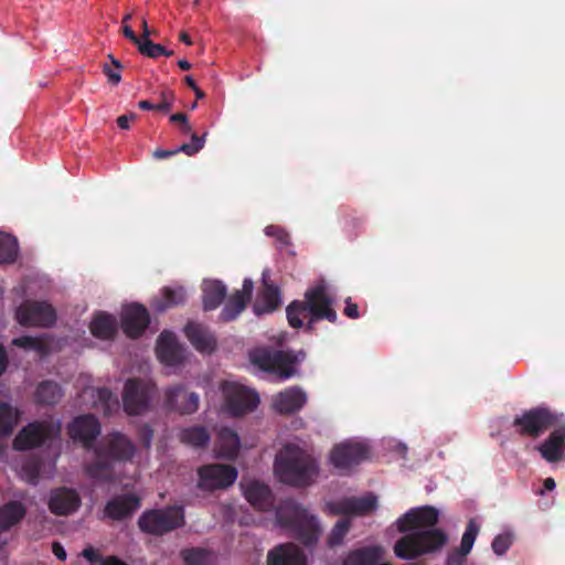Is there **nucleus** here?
<instances>
[{"label":"nucleus","mask_w":565,"mask_h":565,"mask_svg":"<svg viewBox=\"0 0 565 565\" xmlns=\"http://www.w3.org/2000/svg\"><path fill=\"white\" fill-rule=\"evenodd\" d=\"M439 511L431 505L413 508L396 521L398 532L405 533L394 545V553L401 559H415L440 550L448 541L438 523Z\"/></svg>","instance_id":"nucleus-1"},{"label":"nucleus","mask_w":565,"mask_h":565,"mask_svg":"<svg viewBox=\"0 0 565 565\" xmlns=\"http://www.w3.org/2000/svg\"><path fill=\"white\" fill-rule=\"evenodd\" d=\"M94 452L95 459L84 467L86 475L94 480L110 482L116 479L115 466L130 462L136 446L126 435L113 431L102 438Z\"/></svg>","instance_id":"nucleus-2"},{"label":"nucleus","mask_w":565,"mask_h":565,"mask_svg":"<svg viewBox=\"0 0 565 565\" xmlns=\"http://www.w3.org/2000/svg\"><path fill=\"white\" fill-rule=\"evenodd\" d=\"M287 319L290 327L299 329L303 327V318L309 317L306 330H313L317 321L327 320L335 323L338 320L337 311L333 309V299L328 294L327 287L320 282L305 292V300L291 301L287 309Z\"/></svg>","instance_id":"nucleus-3"},{"label":"nucleus","mask_w":565,"mask_h":565,"mask_svg":"<svg viewBox=\"0 0 565 565\" xmlns=\"http://www.w3.org/2000/svg\"><path fill=\"white\" fill-rule=\"evenodd\" d=\"M276 523L307 547L315 546L322 533L317 515L292 499L279 503L275 511Z\"/></svg>","instance_id":"nucleus-4"},{"label":"nucleus","mask_w":565,"mask_h":565,"mask_svg":"<svg viewBox=\"0 0 565 565\" xmlns=\"http://www.w3.org/2000/svg\"><path fill=\"white\" fill-rule=\"evenodd\" d=\"M275 473L278 479L294 487H308L318 476L315 459L296 445H286L275 459Z\"/></svg>","instance_id":"nucleus-5"},{"label":"nucleus","mask_w":565,"mask_h":565,"mask_svg":"<svg viewBox=\"0 0 565 565\" xmlns=\"http://www.w3.org/2000/svg\"><path fill=\"white\" fill-rule=\"evenodd\" d=\"M137 523L141 532L162 536L185 525L184 508L174 504L146 510L140 514Z\"/></svg>","instance_id":"nucleus-6"},{"label":"nucleus","mask_w":565,"mask_h":565,"mask_svg":"<svg viewBox=\"0 0 565 565\" xmlns=\"http://www.w3.org/2000/svg\"><path fill=\"white\" fill-rule=\"evenodd\" d=\"M305 358V352L298 354L291 351L257 348L249 354L250 362L265 372L273 373L279 379L287 380L296 373L295 365Z\"/></svg>","instance_id":"nucleus-7"},{"label":"nucleus","mask_w":565,"mask_h":565,"mask_svg":"<svg viewBox=\"0 0 565 565\" xmlns=\"http://www.w3.org/2000/svg\"><path fill=\"white\" fill-rule=\"evenodd\" d=\"M62 426L58 420H33L22 427L13 439V448L26 451L43 446H50L61 435Z\"/></svg>","instance_id":"nucleus-8"},{"label":"nucleus","mask_w":565,"mask_h":565,"mask_svg":"<svg viewBox=\"0 0 565 565\" xmlns=\"http://www.w3.org/2000/svg\"><path fill=\"white\" fill-rule=\"evenodd\" d=\"M156 393L154 384L141 379L126 381L122 392V407L130 416H138L150 408Z\"/></svg>","instance_id":"nucleus-9"},{"label":"nucleus","mask_w":565,"mask_h":565,"mask_svg":"<svg viewBox=\"0 0 565 565\" xmlns=\"http://www.w3.org/2000/svg\"><path fill=\"white\" fill-rule=\"evenodd\" d=\"M222 393L225 409L234 417L253 412L259 404V396L254 390L235 382L223 383Z\"/></svg>","instance_id":"nucleus-10"},{"label":"nucleus","mask_w":565,"mask_h":565,"mask_svg":"<svg viewBox=\"0 0 565 565\" xmlns=\"http://www.w3.org/2000/svg\"><path fill=\"white\" fill-rule=\"evenodd\" d=\"M556 422L557 417L550 408L539 406L516 416L513 426L521 436L537 438L553 427Z\"/></svg>","instance_id":"nucleus-11"},{"label":"nucleus","mask_w":565,"mask_h":565,"mask_svg":"<svg viewBox=\"0 0 565 565\" xmlns=\"http://www.w3.org/2000/svg\"><path fill=\"white\" fill-rule=\"evenodd\" d=\"M15 319L24 327H50L54 324L56 313L45 301L25 300L17 308Z\"/></svg>","instance_id":"nucleus-12"},{"label":"nucleus","mask_w":565,"mask_h":565,"mask_svg":"<svg viewBox=\"0 0 565 565\" xmlns=\"http://www.w3.org/2000/svg\"><path fill=\"white\" fill-rule=\"evenodd\" d=\"M199 488L202 490L225 489L232 486L237 478V470L223 463L206 465L198 471Z\"/></svg>","instance_id":"nucleus-13"},{"label":"nucleus","mask_w":565,"mask_h":565,"mask_svg":"<svg viewBox=\"0 0 565 565\" xmlns=\"http://www.w3.org/2000/svg\"><path fill=\"white\" fill-rule=\"evenodd\" d=\"M200 397L194 392H189L183 384L169 386L164 391V408L168 412L180 415H190L198 411Z\"/></svg>","instance_id":"nucleus-14"},{"label":"nucleus","mask_w":565,"mask_h":565,"mask_svg":"<svg viewBox=\"0 0 565 565\" xmlns=\"http://www.w3.org/2000/svg\"><path fill=\"white\" fill-rule=\"evenodd\" d=\"M377 504L376 497L367 493L363 497L343 498L327 503V510L332 515H366L371 513Z\"/></svg>","instance_id":"nucleus-15"},{"label":"nucleus","mask_w":565,"mask_h":565,"mask_svg":"<svg viewBox=\"0 0 565 565\" xmlns=\"http://www.w3.org/2000/svg\"><path fill=\"white\" fill-rule=\"evenodd\" d=\"M369 456V449L361 443L347 441L335 445L330 454L331 463L339 470H348Z\"/></svg>","instance_id":"nucleus-16"},{"label":"nucleus","mask_w":565,"mask_h":565,"mask_svg":"<svg viewBox=\"0 0 565 565\" xmlns=\"http://www.w3.org/2000/svg\"><path fill=\"white\" fill-rule=\"evenodd\" d=\"M67 433L74 441H79L84 448L90 449L100 434V424L94 415L77 416L70 423Z\"/></svg>","instance_id":"nucleus-17"},{"label":"nucleus","mask_w":565,"mask_h":565,"mask_svg":"<svg viewBox=\"0 0 565 565\" xmlns=\"http://www.w3.org/2000/svg\"><path fill=\"white\" fill-rule=\"evenodd\" d=\"M149 312L142 305H128L121 312V329L131 339L139 338L149 326Z\"/></svg>","instance_id":"nucleus-18"},{"label":"nucleus","mask_w":565,"mask_h":565,"mask_svg":"<svg viewBox=\"0 0 565 565\" xmlns=\"http://www.w3.org/2000/svg\"><path fill=\"white\" fill-rule=\"evenodd\" d=\"M140 507V498L135 493L118 494L107 501L104 519L122 521L130 518Z\"/></svg>","instance_id":"nucleus-19"},{"label":"nucleus","mask_w":565,"mask_h":565,"mask_svg":"<svg viewBox=\"0 0 565 565\" xmlns=\"http://www.w3.org/2000/svg\"><path fill=\"white\" fill-rule=\"evenodd\" d=\"M254 282L250 278H245L241 290H236L228 297L224 308L220 313V320L230 322L235 320L246 308L252 299Z\"/></svg>","instance_id":"nucleus-20"},{"label":"nucleus","mask_w":565,"mask_h":565,"mask_svg":"<svg viewBox=\"0 0 565 565\" xmlns=\"http://www.w3.org/2000/svg\"><path fill=\"white\" fill-rule=\"evenodd\" d=\"M157 356L166 365L177 366L185 359L184 349L171 331H162L157 342Z\"/></svg>","instance_id":"nucleus-21"},{"label":"nucleus","mask_w":565,"mask_h":565,"mask_svg":"<svg viewBox=\"0 0 565 565\" xmlns=\"http://www.w3.org/2000/svg\"><path fill=\"white\" fill-rule=\"evenodd\" d=\"M267 565H307V556L297 544L282 543L268 552Z\"/></svg>","instance_id":"nucleus-22"},{"label":"nucleus","mask_w":565,"mask_h":565,"mask_svg":"<svg viewBox=\"0 0 565 565\" xmlns=\"http://www.w3.org/2000/svg\"><path fill=\"white\" fill-rule=\"evenodd\" d=\"M81 498L74 489L60 488L51 493L49 508L55 515H68L78 510Z\"/></svg>","instance_id":"nucleus-23"},{"label":"nucleus","mask_w":565,"mask_h":565,"mask_svg":"<svg viewBox=\"0 0 565 565\" xmlns=\"http://www.w3.org/2000/svg\"><path fill=\"white\" fill-rule=\"evenodd\" d=\"M184 333L195 350L201 353L211 354L216 349L214 334L202 323L188 322L184 327Z\"/></svg>","instance_id":"nucleus-24"},{"label":"nucleus","mask_w":565,"mask_h":565,"mask_svg":"<svg viewBox=\"0 0 565 565\" xmlns=\"http://www.w3.org/2000/svg\"><path fill=\"white\" fill-rule=\"evenodd\" d=\"M307 402V395L299 387H290L280 392L274 399V408L279 414H294Z\"/></svg>","instance_id":"nucleus-25"},{"label":"nucleus","mask_w":565,"mask_h":565,"mask_svg":"<svg viewBox=\"0 0 565 565\" xmlns=\"http://www.w3.org/2000/svg\"><path fill=\"white\" fill-rule=\"evenodd\" d=\"M244 495L250 505L259 511H269L274 507L275 498L270 488L259 481L247 483Z\"/></svg>","instance_id":"nucleus-26"},{"label":"nucleus","mask_w":565,"mask_h":565,"mask_svg":"<svg viewBox=\"0 0 565 565\" xmlns=\"http://www.w3.org/2000/svg\"><path fill=\"white\" fill-rule=\"evenodd\" d=\"M541 456L548 462H557L565 457V429L553 430L537 447Z\"/></svg>","instance_id":"nucleus-27"},{"label":"nucleus","mask_w":565,"mask_h":565,"mask_svg":"<svg viewBox=\"0 0 565 565\" xmlns=\"http://www.w3.org/2000/svg\"><path fill=\"white\" fill-rule=\"evenodd\" d=\"M281 303L278 287L273 284L264 282L257 300L254 305L256 315L269 313L275 311Z\"/></svg>","instance_id":"nucleus-28"},{"label":"nucleus","mask_w":565,"mask_h":565,"mask_svg":"<svg viewBox=\"0 0 565 565\" xmlns=\"http://www.w3.org/2000/svg\"><path fill=\"white\" fill-rule=\"evenodd\" d=\"M202 291L203 309L211 311L224 301L227 288L221 280H204Z\"/></svg>","instance_id":"nucleus-29"},{"label":"nucleus","mask_w":565,"mask_h":565,"mask_svg":"<svg viewBox=\"0 0 565 565\" xmlns=\"http://www.w3.org/2000/svg\"><path fill=\"white\" fill-rule=\"evenodd\" d=\"M382 555V547L365 546L349 552L343 558L342 565H376Z\"/></svg>","instance_id":"nucleus-30"},{"label":"nucleus","mask_w":565,"mask_h":565,"mask_svg":"<svg viewBox=\"0 0 565 565\" xmlns=\"http://www.w3.org/2000/svg\"><path fill=\"white\" fill-rule=\"evenodd\" d=\"M241 441L237 433L224 427L217 435V454L225 459H234L238 455Z\"/></svg>","instance_id":"nucleus-31"},{"label":"nucleus","mask_w":565,"mask_h":565,"mask_svg":"<svg viewBox=\"0 0 565 565\" xmlns=\"http://www.w3.org/2000/svg\"><path fill=\"white\" fill-rule=\"evenodd\" d=\"M90 332L102 340H111L117 334V321L108 313H98L90 322Z\"/></svg>","instance_id":"nucleus-32"},{"label":"nucleus","mask_w":565,"mask_h":565,"mask_svg":"<svg viewBox=\"0 0 565 565\" xmlns=\"http://www.w3.org/2000/svg\"><path fill=\"white\" fill-rule=\"evenodd\" d=\"M62 396V387L56 382L47 380L36 386L34 401L39 405L53 406L61 401Z\"/></svg>","instance_id":"nucleus-33"},{"label":"nucleus","mask_w":565,"mask_h":565,"mask_svg":"<svg viewBox=\"0 0 565 565\" xmlns=\"http://www.w3.org/2000/svg\"><path fill=\"white\" fill-rule=\"evenodd\" d=\"M25 515L22 503L11 501L0 508V532H6L18 524Z\"/></svg>","instance_id":"nucleus-34"},{"label":"nucleus","mask_w":565,"mask_h":565,"mask_svg":"<svg viewBox=\"0 0 565 565\" xmlns=\"http://www.w3.org/2000/svg\"><path fill=\"white\" fill-rule=\"evenodd\" d=\"M19 408L0 398V438L10 436L20 418Z\"/></svg>","instance_id":"nucleus-35"},{"label":"nucleus","mask_w":565,"mask_h":565,"mask_svg":"<svg viewBox=\"0 0 565 565\" xmlns=\"http://www.w3.org/2000/svg\"><path fill=\"white\" fill-rule=\"evenodd\" d=\"M180 556L184 565H215L216 562L215 553L203 547L183 548Z\"/></svg>","instance_id":"nucleus-36"},{"label":"nucleus","mask_w":565,"mask_h":565,"mask_svg":"<svg viewBox=\"0 0 565 565\" xmlns=\"http://www.w3.org/2000/svg\"><path fill=\"white\" fill-rule=\"evenodd\" d=\"M95 407L103 412L105 416H110L118 412L120 404L117 395H115L109 388L100 387L96 391Z\"/></svg>","instance_id":"nucleus-37"},{"label":"nucleus","mask_w":565,"mask_h":565,"mask_svg":"<svg viewBox=\"0 0 565 565\" xmlns=\"http://www.w3.org/2000/svg\"><path fill=\"white\" fill-rule=\"evenodd\" d=\"M161 294L162 300L154 305L157 311H164L168 308L182 305L186 299V291L183 287H164Z\"/></svg>","instance_id":"nucleus-38"},{"label":"nucleus","mask_w":565,"mask_h":565,"mask_svg":"<svg viewBox=\"0 0 565 565\" xmlns=\"http://www.w3.org/2000/svg\"><path fill=\"white\" fill-rule=\"evenodd\" d=\"M180 440L185 445L199 448L204 447L209 443L210 435L204 427L192 426L180 433Z\"/></svg>","instance_id":"nucleus-39"},{"label":"nucleus","mask_w":565,"mask_h":565,"mask_svg":"<svg viewBox=\"0 0 565 565\" xmlns=\"http://www.w3.org/2000/svg\"><path fill=\"white\" fill-rule=\"evenodd\" d=\"M18 242L10 234L0 233V264H11L18 257Z\"/></svg>","instance_id":"nucleus-40"},{"label":"nucleus","mask_w":565,"mask_h":565,"mask_svg":"<svg viewBox=\"0 0 565 565\" xmlns=\"http://www.w3.org/2000/svg\"><path fill=\"white\" fill-rule=\"evenodd\" d=\"M351 526L352 524L349 518H342L338 520L327 537V545L330 548L342 545L344 537L350 532Z\"/></svg>","instance_id":"nucleus-41"},{"label":"nucleus","mask_w":565,"mask_h":565,"mask_svg":"<svg viewBox=\"0 0 565 565\" xmlns=\"http://www.w3.org/2000/svg\"><path fill=\"white\" fill-rule=\"evenodd\" d=\"M12 344L25 350H33L41 354L46 352V344L40 339L31 335L14 338Z\"/></svg>","instance_id":"nucleus-42"},{"label":"nucleus","mask_w":565,"mask_h":565,"mask_svg":"<svg viewBox=\"0 0 565 565\" xmlns=\"http://www.w3.org/2000/svg\"><path fill=\"white\" fill-rule=\"evenodd\" d=\"M108 58L109 63L103 64V73L107 76L109 83L118 85L121 81L120 70L122 68V65L111 54L108 55Z\"/></svg>","instance_id":"nucleus-43"},{"label":"nucleus","mask_w":565,"mask_h":565,"mask_svg":"<svg viewBox=\"0 0 565 565\" xmlns=\"http://www.w3.org/2000/svg\"><path fill=\"white\" fill-rule=\"evenodd\" d=\"M138 51L150 58H156L166 53V49L161 44L153 43L151 40L140 41L138 43Z\"/></svg>","instance_id":"nucleus-44"},{"label":"nucleus","mask_w":565,"mask_h":565,"mask_svg":"<svg viewBox=\"0 0 565 565\" xmlns=\"http://www.w3.org/2000/svg\"><path fill=\"white\" fill-rule=\"evenodd\" d=\"M205 135L206 134H204L203 136L200 137L196 134H192L191 135V142L182 143L179 147V150H181L183 153H185L188 156H194L201 149H203L204 143H205Z\"/></svg>","instance_id":"nucleus-45"},{"label":"nucleus","mask_w":565,"mask_h":565,"mask_svg":"<svg viewBox=\"0 0 565 565\" xmlns=\"http://www.w3.org/2000/svg\"><path fill=\"white\" fill-rule=\"evenodd\" d=\"M511 544H512L511 534L503 533V534L497 535L493 539L491 547L497 555L501 556V555L505 554V552L510 548Z\"/></svg>","instance_id":"nucleus-46"},{"label":"nucleus","mask_w":565,"mask_h":565,"mask_svg":"<svg viewBox=\"0 0 565 565\" xmlns=\"http://www.w3.org/2000/svg\"><path fill=\"white\" fill-rule=\"evenodd\" d=\"M479 530L480 527L478 523L473 519L469 520L461 540L473 545L479 533Z\"/></svg>","instance_id":"nucleus-47"},{"label":"nucleus","mask_w":565,"mask_h":565,"mask_svg":"<svg viewBox=\"0 0 565 565\" xmlns=\"http://www.w3.org/2000/svg\"><path fill=\"white\" fill-rule=\"evenodd\" d=\"M174 94L169 90L161 92V102L156 104V110L168 113L173 105Z\"/></svg>","instance_id":"nucleus-48"},{"label":"nucleus","mask_w":565,"mask_h":565,"mask_svg":"<svg viewBox=\"0 0 565 565\" xmlns=\"http://www.w3.org/2000/svg\"><path fill=\"white\" fill-rule=\"evenodd\" d=\"M265 233L268 236L276 237L282 244H288V238H289L288 234L284 228H281L279 226L269 225L265 228Z\"/></svg>","instance_id":"nucleus-49"},{"label":"nucleus","mask_w":565,"mask_h":565,"mask_svg":"<svg viewBox=\"0 0 565 565\" xmlns=\"http://www.w3.org/2000/svg\"><path fill=\"white\" fill-rule=\"evenodd\" d=\"M466 557H467V555L459 552L458 550H455L448 554L446 564L447 565H465Z\"/></svg>","instance_id":"nucleus-50"},{"label":"nucleus","mask_w":565,"mask_h":565,"mask_svg":"<svg viewBox=\"0 0 565 565\" xmlns=\"http://www.w3.org/2000/svg\"><path fill=\"white\" fill-rule=\"evenodd\" d=\"M343 313L350 319H358L360 317L358 305L352 302L350 297L345 299Z\"/></svg>","instance_id":"nucleus-51"},{"label":"nucleus","mask_w":565,"mask_h":565,"mask_svg":"<svg viewBox=\"0 0 565 565\" xmlns=\"http://www.w3.org/2000/svg\"><path fill=\"white\" fill-rule=\"evenodd\" d=\"M137 115L135 113L121 115L117 118V125L120 129H129L130 122L135 121Z\"/></svg>","instance_id":"nucleus-52"},{"label":"nucleus","mask_w":565,"mask_h":565,"mask_svg":"<svg viewBox=\"0 0 565 565\" xmlns=\"http://www.w3.org/2000/svg\"><path fill=\"white\" fill-rule=\"evenodd\" d=\"M179 152H182L181 150H179V147L173 150L157 149L153 152V157L156 159H167V158H170Z\"/></svg>","instance_id":"nucleus-53"},{"label":"nucleus","mask_w":565,"mask_h":565,"mask_svg":"<svg viewBox=\"0 0 565 565\" xmlns=\"http://www.w3.org/2000/svg\"><path fill=\"white\" fill-rule=\"evenodd\" d=\"M52 552L53 554L62 562H64L67 557L66 552L63 547V545L58 542H54L52 544Z\"/></svg>","instance_id":"nucleus-54"},{"label":"nucleus","mask_w":565,"mask_h":565,"mask_svg":"<svg viewBox=\"0 0 565 565\" xmlns=\"http://www.w3.org/2000/svg\"><path fill=\"white\" fill-rule=\"evenodd\" d=\"M122 33H124L125 38L130 40L136 45H138V43L141 41V39H139V36H137L136 33L134 32V30L127 24L122 25Z\"/></svg>","instance_id":"nucleus-55"},{"label":"nucleus","mask_w":565,"mask_h":565,"mask_svg":"<svg viewBox=\"0 0 565 565\" xmlns=\"http://www.w3.org/2000/svg\"><path fill=\"white\" fill-rule=\"evenodd\" d=\"M9 364L8 354L6 348L0 344V376L6 372Z\"/></svg>","instance_id":"nucleus-56"},{"label":"nucleus","mask_w":565,"mask_h":565,"mask_svg":"<svg viewBox=\"0 0 565 565\" xmlns=\"http://www.w3.org/2000/svg\"><path fill=\"white\" fill-rule=\"evenodd\" d=\"M82 555L92 563H96L99 561V554L93 547L85 548Z\"/></svg>","instance_id":"nucleus-57"},{"label":"nucleus","mask_w":565,"mask_h":565,"mask_svg":"<svg viewBox=\"0 0 565 565\" xmlns=\"http://www.w3.org/2000/svg\"><path fill=\"white\" fill-rule=\"evenodd\" d=\"M188 120V116L183 113H177L170 116V121L174 124H183Z\"/></svg>","instance_id":"nucleus-58"},{"label":"nucleus","mask_w":565,"mask_h":565,"mask_svg":"<svg viewBox=\"0 0 565 565\" xmlns=\"http://www.w3.org/2000/svg\"><path fill=\"white\" fill-rule=\"evenodd\" d=\"M152 438V430L147 426L142 429V440L146 447L150 446Z\"/></svg>","instance_id":"nucleus-59"},{"label":"nucleus","mask_w":565,"mask_h":565,"mask_svg":"<svg viewBox=\"0 0 565 565\" xmlns=\"http://www.w3.org/2000/svg\"><path fill=\"white\" fill-rule=\"evenodd\" d=\"M156 104H152L151 102L149 100H140L138 103V107L142 110H156Z\"/></svg>","instance_id":"nucleus-60"},{"label":"nucleus","mask_w":565,"mask_h":565,"mask_svg":"<svg viewBox=\"0 0 565 565\" xmlns=\"http://www.w3.org/2000/svg\"><path fill=\"white\" fill-rule=\"evenodd\" d=\"M141 26H142V33L139 39H141L142 41H147V40H149L151 31L149 30L147 21L145 19L142 20Z\"/></svg>","instance_id":"nucleus-61"},{"label":"nucleus","mask_w":565,"mask_h":565,"mask_svg":"<svg viewBox=\"0 0 565 565\" xmlns=\"http://www.w3.org/2000/svg\"><path fill=\"white\" fill-rule=\"evenodd\" d=\"M472 546L473 545H471L470 543H467L463 540H461L460 547L458 548V551L463 553L465 555H468L471 552Z\"/></svg>","instance_id":"nucleus-62"},{"label":"nucleus","mask_w":565,"mask_h":565,"mask_svg":"<svg viewBox=\"0 0 565 565\" xmlns=\"http://www.w3.org/2000/svg\"><path fill=\"white\" fill-rule=\"evenodd\" d=\"M102 565H127L125 562L118 559L117 557H109L103 562Z\"/></svg>","instance_id":"nucleus-63"},{"label":"nucleus","mask_w":565,"mask_h":565,"mask_svg":"<svg viewBox=\"0 0 565 565\" xmlns=\"http://www.w3.org/2000/svg\"><path fill=\"white\" fill-rule=\"evenodd\" d=\"M544 489L547 491H552L555 489V480L553 478H546L543 482Z\"/></svg>","instance_id":"nucleus-64"}]
</instances>
